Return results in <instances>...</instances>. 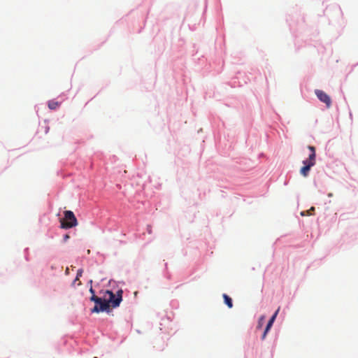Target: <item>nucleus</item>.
<instances>
[{"label":"nucleus","mask_w":358,"mask_h":358,"mask_svg":"<svg viewBox=\"0 0 358 358\" xmlns=\"http://www.w3.org/2000/svg\"><path fill=\"white\" fill-rule=\"evenodd\" d=\"M64 217L60 220L61 228L70 229L78 225V220L71 210L64 212Z\"/></svg>","instance_id":"nucleus-2"},{"label":"nucleus","mask_w":358,"mask_h":358,"mask_svg":"<svg viewBox=\"0 0 358 358\" xmlns=\"http://www.w3.org/2000/svg\"><path fill=\"white\" fill-rule=\"evenodd\" d=\"M315 93L320 101L324 103L327 108H330L331 100L327 93L320 90H315Z\"/></svg>","instance_id":"nucleus-4"},{"label":"nucleus","mask_w":358,"mask_h":358,"mask_svg":"<svg viewBox=\"0 0 358 358\" xmlns=\"http://www.w3.org/2000/svg\"><path fill=\"white\" fill-rule=\"evenodd\" d=\"M82 274H83V270L82 269H79L78 271V272H77L76 278L74 282L78 280L79 278L82 276Z\"/></svg>","instance_id":"nucleus-11"},{"label":"nucleus","mask_w":358,"mask_h":358,"mask_svg":"<svg viewBox=\"0 0 358 358\" xmlns=\"http://www.w3.org/2000/svg\"><path fill=\"white\" fill-rule=\"evenodd\" d=\"M70 238L69 235V234H65L64 236V241L66 242L67 241V240Z\"/></svg>","instance_id":"nucleus-12"},{"label":"nucleus","mask_w":358,"mask_h":358,"mask_svg":"<svg viewBox=\"0 0 358 358\" xmlns=\"http://www.w3.org/2000/svg\"><path fill=\"white\" fill-rule=\"evenodd\" d=\"M314 209H315L314 207H312L310 210L313 211V210H314Z\"/></svg>","instance_id":"nucleus-14"},{"label":"nucleus","mask_w":358,"mask_h":358,"mask_svg":"<svg viewBox=\"0 0 358 358\" xmlns=\"http://www.w3.org/2000/svg\"><path fill=\"white\" fill-rule=\"evenodd\" d=\"M264 320H265V317L264 316H261L260 317V318L259 320L257 328H262Z\"/></svg>","instance_id":"nucleus-10"},{"label":"nucleus","mask_w":358,"mask_h":358,"mask_svg":"<svg viewBox=\"0 0 358 358\" xmlns=\"http://www.w3.org/2000/svg\"><path fill=\"white\" fill-rule=\"evenodd\" d=\"M94 358H96V357H94Z\"/></svg>","instance_id":"nucleus-15"},{"label":"nucleus","mask_w":358,"mask_h":358,"mask_svg":"<svg viewBox=\"0 0 358 358\" xmlns=\"http://www.w3.org/2000/svg\"><path fill=\"white\" fill-rule=\"evenodd\" d=\"M308 148L311 151V153L307 159L303 161L304 166L301 167L300 170V173L303 177H307L308 176L311 167L315 164V148L311 145H309Z\"/></svg>","instance_id":"nucleus-1"},{"label":"nucleus","mask_w":358,"mask_h":358,"mask_svg":"<svg viewBox=\"0 0 358 358\" xmlns=\"http://www.w3.org/2000/svg\"><path fill=\"white\" fill-rule=\"evenodd\" d=\"M48 108L51 110H55L59 106V103L55 100H50L48 103Z\"/></svg>","instance_id":"nucleus-9"},{"label":"nucleus","mask_w":358,"mask_h":358,"mask_svg":"<svg viewBox=\"0 0 358 358\" xmlns=\"http://www.w3.org/2000/svg\"><path fill=\"white\" fill-rule=\"evenodd\" d=\"M90 293H92V295H95V294H94V290L93 289V288H92V287H91V288L90 289Z\"/></svg>","instance_id":"nucleus-13"},{"label":"nucleus","mask_w":358,"mask_h":358,"mask_svg":"<svg viewBox=\"0 0 358 358\" xmlns=\"http://www.w3.org/2000/svg\"><path fill=\"white\" fill-rule=\"evenodd\" d=\"M223 299L224 300V303L229 308H231L233 307L232 299L226 294H223Z\"/></svg>","instance_id":"nucleus-8"},{"label":"nucleus","mask_w":358,"mask_h":358,"mask_svg":"<svg viewBox=\"0 0 358 358\" xmlns=\"http://www.w3.org/2000/svg\"><path fill=\"white\" fill-rule=\"evenodd\" d=\"M280 310V308H278V310L275 311V313L273 314V315L271 317V319L269 320L266 327V329L264 331V334L262 335V339H264L267 333L268 332V331L270 330V329L271 328L275 318H276V316Z\"/></svg>","instance_id":"nucleus-5"},{"label":"nucleus","mask_w":358,"mask_h":358,"mask_svg":"<svg viewBox=\"0 0 358 358\" xmlns=\"http://www.w3.org/2000/svg\"><path fill=\"white\" fill-rule=\"evenodd\" d=\"M90 300L95 303L94 307L91 310L92 313H99V312H109L110 305L106 299H102L96 295H92L90 297Z\"/></svg>","instance_id":"nucleus-3"},{"label":"nucleus","mask_w":358,"mask_h":358,"mask_svg":"<svg viewBox=\"0 0 358 358\" xmlns=\"http://www.w3.org/2000/svg\"><path fill=\"white\" fill-rule=\"evenodd\" d=\"M122 294L123 291L122 289H119L116 293V298L115 301H113V308H117L120 306V302L122 300Z\"/></svg>","instance_id":"nucleus-6"},{"label":"nucleus","mask_w":358,"mask_h":358,"mask_svg":"<svg viewBox=\"0 0 358 358\" xmlns=\"http://www.w3.org/2000/svg\"><path fill=\"white\" fill-rule=\"evenodd\" d=\"M106 294L108 295V299L106 300L107 302L109 303L110 306H111L113 308V301H115V299L116 298V294H115L112 291L107 290L106 292Z\"/></svg>","instance_id":"nucleus-7"}]
</instances>
